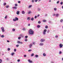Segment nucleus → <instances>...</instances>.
<instances>
[{
    "label": "nucleus",
    "mask_w": 63,
    "mask_h": 63,
    "mask_svg": "<svg viewBox=\"0 0 63 63\" xmlns=\"http://www.w3.org/2000/svg\"><path fill=\"white\" fill-rule=\"evenodd\" d=\"M29 33L30 35H33L34 34V31L32 29H30L29 31Z\"/></svg>",
    "instance_id": "f257e3e1"
},
{
    "label": "nucleus",
    "mask_w": 63,
    "mask_h": 63,
    "mask_svg": "<svg viewBox=\"0 0 63 63\" xmlns=\"http://www.w3.org/2000/svg\"><path fill=\"white\" fill-rule=\"evenodd\" d=\"M60 48H61L62 47H63V44H60L59 45Z\"/></svg>",
    "instance_id": "f03ea898"
},
{
    "label": "nucleus",
    "mask_w": 63,
    "mask_h": 63,
    "mask_svg": "<svg viewBox=\"0 0 63 63\" xmlns=\"http://www.w3.org/2000/svg\"><path fill=\"white\" fill-rule=\"evenodd\" d=\"M1 28L2 32H4V31H5V30H4V27H1Z\"/></svg>",
    "instance_id": "7ed1b4c3"
},
{
    "label": "nucleus",
    "mask_w": 63,
    "mask_h": 63,
    "mask_svg": "<svg viewBox=\"0 0 63 63\" xmlns=\"http://www.w3.org/2000/svg\"><path fill=\"white\" fill-rule=\"evenodd\" d=\"M45 41V39H42L40 40V42H44Z\"/></svg>",
    "instance_id": "20e7f679"
},
{
    "label": "nucleus",
    "mask_w": 63,
    "mask_h": 63,
    "mask_svg": "<svg viewBox=\"0 0 63 63\" xmlns=\"http://www.w3.org/2000/svg\"><path fill=\"white\" fill-rule=\"evenodd\" d=\"M32 47V44L31 43L30 45V48H31Z\"/></svg>",
    "instance_id": "39448f33"
},
{
    "label": "nucleus",
    "mask_w": 63,
    "mask_h": 63,
    "mask_svg": "<svg viewBox=\"0 0 63 63\" xmlns=\"http://www.w3.org/2000/svg\"><path fill=\"white\" fill-rule=\"evenodd\" d=\"M20 11H18L16 12V14L17 15H19V14Z\"/></svg>",
    "instance_id": "423d86ee"
},
{
    "label": "nucleus",
    "mask_w": 63,
    "mask_h": 63,
    "mask_svg": "<svg viewBox=\"0 0 63 63\" xmlns=\"http://www.w3.org/2000/svg\"><path fill=\"white\" fill-rule=\"evenodd\" d=\"M17 43H18V44H22V42H21L19 41H18L17 42Z\"/></svg>",
    "instance_id": "0eeeda50"
},
{
    "label": "nucleus",
    "mask_w": 63,
    "mask_h": 63,
    "mask_svg": "<svg viewBox=\"0 0 63 63\" xmlns=\"http://www.w3.org/2000/svg\"><path fill=\"white\" fill-rule=\"evenodd\" d=\"M28 61L29 62H30V63H32V61L30 60H28Z\"/></svg>",
    "instance_id": "6e6552de"
},
{
    "label": "nucleus",
    "mask_w": 63,
    "mask_h": 63,
    "mask_svg": "<svg viewBox=\"0 0 63 63\" xmlns=\"http://www.w3.org/2000/svg\"><path fill=\"white\" fill-rule=\"evenodd\" d=\"M13 8L14 9H17V7H16L15 6L13 7Z\"/></svg>",
    "instance_id": "1a4fd4ad"
},
{
    "label": "nucleus",
    "mask_w": 63,
    "mask_h": 63,
    "mask_svg": "<svg viewBox=\"0 0 63 63\" xmlns=\"http://www.w3.org/2000/svg\"><path fill=\"white\" fill-rule=\"evenodd\" d=\"M43 45H44V44H43L42 43H41L40 44V46H43Z\"/></svg>",
    "instance_id": "9d476101"
},
{
    "label": "nucleus",
    "mask_w": 63,
    "mask_h": 63,
    "mask_svg": "<svg viewBox=\"0 0 63 63\" xmlns=\"http://www.w3.org/2000/svg\"><path fill=\"white\" fill-rule=\"evenodd\" d=\"M15 18L16 20H18V18H17L16 17Z\"/></svg>",
    "instance_id": "9b49d317"
},
{
    "label": "nucleus",
    "mask_w": 63,
    "mask_h": 63,
    "mask_svg": "<svg viewBox=\"0 0 63 63\" xmlns=\"http://www.w3.org/2000/svg\"><path fill=\"white\" fill-rule=\"evenodd\" d=\"M22 14H25V12L24 11H22Z\"/></svg>",
    "instance_id": "f8f14e48"
},
{
    "label": "nucleus",
    "mask_w": 63,
    "mask_h": 63,
    "mask_svg": "<svg viewBox=\"0 0 63 63\" xmlns=\"http://www.w3.org/2000/svg\"><path fill=\"white\" fill-rule=\"evenodd\" d=\"M27 19L28 20H30V17H28Z\"/></svg>",
    "instance_id": "ddd939ff"
},
{
    "label": "nucleus",
    "mask_w": 63,
    "mask_h": 63,
    "mask_svg": "<svg viewBox=\"0 0 63 63\" xmlns=\"http://www.w3.org/2000/svg\"><path fill=\"white\" fill-rule=\"evenodd\" d=\"M40 27H41V26H40V25H37V28H40Z\"/></svg>",
    "instance_id": "4468645a"
},
{
    "label": "nucleus",
    "mask_w": 63,
    "mask_h": 63,
    "mask_svg": "<svg viewBox=\"0 0 63 63\" xmlns=\"http://www.w3.org/2000/svg\"><path fill=\"white\" fill-rule=\"evenodd\" d=\"M43 56H46V54H45V53H44L43 54Z\"/></svg>",
    "instance_id": "2eb2a0df"
},
{
    "label": "nucleus",
    "mask_w": 63,
    "mask_h": 63,
    "mask_svg": "<svg viewBox=\"0 0 63 63\" xmlns=\"http://www.w3.org/2000/svg\"><path fill=\"white\" fill-rule=\"evenodd\" d=\"M2 60L1 59H0V63H2Z\"/></svg>",
    "instance_id": "dca6fc26"
},
{
    "label": "nucleus",
    "mask_w": 63,
    "mask_h": 63,
    "mask_svg": "<svg viewBox=\"0 0 63 63\" xmlns=\"http://www.w3.org/2000/svg\"><path fill=\"white\" fill-rule=\"evenodd\" d=\"M34 53H32L31 55V56H34Z\"/></svg>",
    "instance_id": "f3484780"
},
{
    "label": "nucleus",
    "mask_w": 63,
    "mask_h": 63,
    "mask_svg": "<svg viewBox=\"0 0 63 63\" xmlns=\"http://www.w3.org/2000/svg\"><path fill=\"white\" fill-rule=\"evenodd\" d=\"M47 30L46 29H45L44 31V32H47Z\"/></svg>",
    "instance_id": "a211bd4d"
},
{
    "label": "nucleus",
    "mask_w": 63,
    "mask_h": 63,
    "mask_svg": "<svg viewBox=\"0 0 63 63\" xmlns=\"http://www.w3.org/2000/svg\"><path fill=\"white\" fill-rule=\"evenodd\" d=\"M9 5H7L5 7L6 8H9Z\"/></svg>",
    "instance_id": "6ab92c4d"
},
{
    "label": "nucleus",
    "mask_w": 63,
    "mask_h": 63,
    "mask_svg": "<svg viewBox=\"0 0 63 63\" xmlns=\"http://www.w3.org/2000/svg\"><path fill=\"white\" fill-rule=\"evenodd\" d=\"M31 11H29L28 12V14H31Z\"/></svg>",
    "instance_id": "aec40b11"
},
{
    "label": "nucleus",
    "mask_w": 63,
    "mask_h": 63,
    "mask_svg": "<svg viewBox=\"0 0 63 63\" xmlns=\"http://www.w3.org/2000/svg\"><path fill=\"white\" fill-rule=\"evenodd\" d=\"M43 33L44 35H45V34H46V32H43Z\"/></svg>",
    "instance_id": "412c9836"
},
{
    "label": "nucleus",
    "mask_w": 63,
    "mask_h": 63,
    "mask_svg": "<svg viewBox=\"0 0 63 63\" xmlns=\"http://www.w3.org/2000/svg\"><path fill=\"white\" fill-rule=\"evenodd\" d=\"M13 20L14 21H16L15 18V19H14Z\"/></svg>",
    "instance_id": "4be33fe9"
},
{
    "label": "nucleus",
    "mask_w": 63,
    "mask_h": 63,
    "mask_svg": "<svg viewBox=\"0 0 63 63\" xmlns=\"http://www.w3.org/2000/svg\"><path fill=\"white\" fill-rule=\"evenodd\" d=\"M14 53H12L11 54V55L12 56H13V55H14Z\"/></svg>",
    "instance_id": "5701e85b"
},
{
    "label": "nucleus",
    "mask_w": 63,
    "mask_h": 63,
    "mask_svg": "<svg viewBox=\"0 0 63 63\" xmlns=\"http://www.w3.org/2000/svg\"><path fill=\"white\" fill-rule=\"evenodd\" d=\"M1 37L2 38H4V35H2L1 36Z\"/></svg>",
    "instance_id": "b1692460"
},
{
    "label": "nucleus",
    "mask_w": 63,
    "mask_h": 63,
    "mask_svg": "<svg viewBox=\"0 0 63 63\" xmlns=\"http://www.w3.org/2000/svg\"><path fill=\"white\" fill-rule=\"evenodd\" d=\"M58 16H59V15L58 14H57L56 15V16L57 17Z\"/></svg>",
    "instance_id": "393cba45"
},
{
    "label": "nucleus",
    "mask_w": 63,
    "mask_h": 63,
    "mask_svg": "<svg viewBox=\"0 0 63 63\" xmlns=\"http://www.w3.org/2000/svg\"><path fill=\"white\" fill-rule=\"evenodd\" d=\"M43 22H46V20H43Z\"/></svg>",
    "instance_id": "a878e982"
},
{
    "label": "nucleus",
    "mask_w": 63,
    "mask_h": 63,
    "mask_svg": "<svg viewBox=\"0 0 63 63\" xmlns=\"http://www.w3.org/2000/svg\"><path fill=\"white\" fill-rule=\"evenodd\" d=\"M31 20L32 21H33V20H34V18H32Z\"/></svg>",
    "instance_id": "bb28decb"
},
{
    "label": "nucleus",
    "mask_w": 63,
    "mask_h": 63,
    "mask_svg": "<svg viewBox=\"0 0 63 63\" xmlns=\"http://www.w3.org/2000/svg\"><path fill=\"white\" fill-rule=\"evenodd\" d=\"M16 47H19V45H16Z\"/></svg>",
    "instance_id": "cd10ccee"
},
{
    "label": "nucleus",
    "mask_w": 63,
    "mask_h": 63,
    "mask_svg": "<svg viewBox=\"0 0 63 63\" xmlns=\"http://www.w3.org/2000/svg\"><path fill=\"white\" fill-rule=\"evenodd\" d=\"M45 28H46V29L48 28V26H45Z\"/></svg>",
    "instance_id": "c85d7f7f"
},
{
    "label": "nucleus",
    "mask_w": 63,
    "mask_h": 63,
    "mask_svg": "<svg viewBox=\"0 0 63 63\" xmlns=\"http://www.w3.org/2000/svg\"><path fill=\"white\" fill-rule=\"evenodd\" d=\"M54 11H56V10H57V8H54Z\"/></svg>",
    "instance_id": "c756f323"
},
{
    "label": "nucleus",
    "mask_w": 63,
    "mask_h": 63,
    "mask_svg": "<svg viewBox=\"0 0 63 63\" xmlns=\"http://www.w3.org/2000/svg\"><path fill=\"white\" fill-rule=\"evenodd\" d=\"M61 5H62L63 4V2L61 1L60 3Z\"/></svg>",
    "instance_id": "7c9ffc66"
},
{
    "label": "nucleus",
    "mask_w": 63,
    "mask_h": 63,
    "mask_svg": "<svg viewBox=\"0 0 63 63\" xmlns=\"http://www.w3.org/2000/svg\"><path fill=\"white\" fill-rule=\"evenodd\" d=\"M25 38H26H26H28V36H25Z\"/></svg>",
    "instance_id": "2f4dec72"
},
{
    "label": "nucleus",
    "mask_w": 63,
    "mask_h": 63,
    "mask_svg": "<svg viewBox=\"0 0 63 63\" xmlns=\"http://www.w3.org/2000/svg\"><path fill=\"white\" fill-rule=\"evenodd\" d=\"M12 31H15V29H13Z\"/></svg>",
    "instance_id": "473e14b6"
},
{
    "label": "nucleus",
    "mask_w": 63,
    "mask_h": 63,
    "mask_svg": "<svg viewBox=\"0 0 63 63\" xmlns=\"http://www.w3.org/2000/svg\"><path fill=\"white\" fill-rule=\"evenodd\" d=\"M60 22H62V21H63V19H61L60 20Z\"/></svg>",
    "instance_id": "72a5a7b5"
},
{
    "label": "nucleus",
    "mask_w": 63,
    "mask_h": 63,
    "mask_svg": "<svg viewBox=\"0 0 63 63\" xmlns=\"http://www.w3.org/2000/svg\"><path fill=\"white\" fill-rule=\"evenodd\" d=\"M6 5V3H4L3 4V5L4 6H5V5Z\"/></svg>",
    "instance_id": "f704fd0d"
},
{
    "label": "nucleus",
    "mask_w": 63,
    "mask_h": 63,
    "mask_svg": "<svg viewBox=\"0 0 63 63\" xmlns=\"http://www.w3.org/2000/svg\"><path fill=\"white\" fill-rule=\"evenodd\" d=\"M38 55H35V57H38Z\"/></svg>",
    "instance_id": "c9c22d12"
},
{
    "label": "nucleus",
    "mask_w": 63,
    "mask_h": 63,
    "mask_svg": "<svg viewBox=\"0 0 63 63\" xmlns=\"http://www.w3.org/2000/svg\"><path fill=\"white\" fill-rule=\"evenodd\" d=\"M25 42H27V39H25Z\"/></svg>",
    "instance_id": "e433bc0d"
},
{
    "label": "nucleus",
    "mask_w": 63,
    "mask_h": 63,
    "mask_svg": "<svg viewBox=\"0 0 63 63\" xmlns=\"http://www.w3.org/2000/svg\"><path fill=\"white\" fill-rule=\"evenodd\" d=\"M32 7V5H30L29 6V8H31Z\"/></svg>",
    "instance_id": "4c0bfd02"
},
{
    "label": "nucleus",
    "mask_w": 63,
    "mask_h": 63,
    "mask_svg": "<svg viewBox=\"0 0 63 63\" xmlns=\"http://www.w3.org/2000/svg\"><path fill=\"white\" fill-rule=\"evenodd\" d=\"M24 57H26V55H24Z\"/></svg>",
    "instance_id": "58836bf2"
},
{
    "label": "nucleus",
    "mask_w": 63,
    "mask_h": 63,
    "mask_svg": "<svg viewBox=\"0 0 63 63\" xmlns=\"http://www.w3.org/2000/svg\"><path fill=\"white\" fill-rule=\"evenodd\" d=\"M7 16H5V19H6V18H7Z\"/></svg>",
    "instance_id": "ea45409f"
},
{
    "label": "nucleus",
    "mask_w": 63,
    "mask_h": 63,
    "mask_svg": "<svg viewBox=\"0 0 63 63\" xmlns=\"http://www.w3.org/2000/svg\"><path fill=\"white\" fill-rule=\"evenodd\" d=\"M38 10L39 11H40L41 10V8H38Z\"/></svg>",
    "instance_id": "a19ab883"
},
{
    "label": "nucleus",
    "mask_w": 63,
    "mask_h": 63,
    "mask_svg": "<svg viewBox=\"0 0 63 63\" xmlns=\"http://www.w3.org/2000/svg\"><path fill=\"white\" fill-rule=\"evenodd\" d=\"M41 22L40 21H38V23H41Z\"/></svg>",
    "instance_id": "79ce46f5"
},
{
    "label": "nucleus",
    "mask_w": 63,
    "mask_h": 63,
    "mask_svg": "<svg viewBox=\"0 0 63 63\" xmlns=\"http://www.w3.org/2000/svg\"><path fill=\"white\" fill-rule=\"evenodd\" d=\"M59 3V1H58L57 2V4H58Z\"/></svg>",
    "instance_id": "37998d69"
},
{
    "label": "nucleus",
    "mask_w": 63,
    "mask_h": 63,
    "mask_svg": "<svg viewBox=\"0 0 63 63\" xmlns=\"http://www.w3.org/2000/svg\"><path fill=\"white\" fill-rule=\"evenodd\" d=\"M15 6H17V4H16L15 5Z\"/></svg>",
    "instance_id": "c03bdc74"
},
{
    "label": "nucleus",
    "mask_w": 63,
    "mask_h": 63,
    "mask_svg": "<svg viewBox=\"0 0 63 63\" xmlns=\"http://www.w3.org/2000/svg\"><path fill=\"white\" fill-rule=\"evenodd\" d=\"M8 51L10 50V48H8Z\"/></svg>",
    "instance_id": "a18cd8bd"
},
{
    "label": "nucleus",
    "mask_w": 63,
    "mask_h": 63,
    "mask_svg": "<svg viewBox=\"0 0 63 63\" xmlns=\"http://www.w3.org/2000/svg\"><path fill=\"white\" fill-rule=\"evenodd\" d=\"M14 51H16V49H14Z\"/></svg>",
    "instance_id": "49530a36"
},
{
    "label": "nucleus",
    "mask_w": 63,
    "mask_h": 63,
    "mask_svg": "<svg viewBox=\"0 0 63 63\" xmlns=\"http://www.w3.org/2000/svg\"><path fill=\"white\" fill-rule=\"evenodd\" d=\"M55 37L56 38H58V35H56Z\"/></svg>",
    "instance_id": "de8ad7c7"
},
{
    "label": "nucleus",
    "mask_w": 63,
    "mask_h": 63,
    "mask_svg": "<svg viewBox=\"0 0 63 63\" xmlns=\"http://www.w3.org/2000/svg\"><path fill=\"white\" fill-rule=\"evenodd\" d=\"M32 51V50H28V51Z\"/></svg>",
    "instance_id": "09e8293b"
},
{
    "label": "nucleus",
    "mask_w": 63,
    "mask_h": 63,
    "mask_svg": "<svg viewBox=\"0 0 63 63\" xmlns=\"http://www.w3.org/2000/svg\"><path fill=\"white\" fill-rule=\"evenodd\" d=\"M17 61H18V62H19V61H20V60H19V59Z\"/></svg>",
    "instance_id": "8fccbe9b"
},
{
    "label": "nucleus",
    "mask_w": 63,
    "mask_h": 63,
    "mask_svg": "<svg viewBox=\"0 0 63 63\" xmlns=\"http://www.w3.org/2000/svg\"><path fill=\"white\" fill-rule=\"evenodd\" d=\"M21 38H20V37H18V39H20Z\"/></svg>",
    "instance_id": "3c124183"
},
{
    "label": "nucleus",
    "mask_w": 63,
    "mask_h": 63,
    "mask_svg": "<svg viewBox=\"0 0 63 63\" xmlns=\"http://www.w3.org/2000/svg\"><path fill=\"white\" fill-rule=\"evenodd\" d=\"M35 2H37V1H38V0H35Z\"/></svg>",
    "instance_id": "603ef678"
},
{
    "label": "nucleus",
    "mask_w": 63,
    "mask_h": 63,
    "mask_svg": "<svg viewBox=\"0 0 63 63\" xmlns=\"http://www.w3.org/2000/svg\"><path fill=\"white\" fill-rule=\"evenodd\" d=\"M23 30L24 31H25V29L24 28L23 29Z\"/></svg>",
    "instance_id": "864d4df0"
},
{
    "label": "nucleus",
    "mask_w": 63,
    "mask_h": 63,
    "mask_svg": "<svg viewBox=\"0 0 63 63\" xmlns=\"http://www.w3.org/2000/svg\"><path fill=\"white\" fill-rule=\"evenodd\" d=\"M62 53V52H61V51H60L59 53V54H61Z\"/></svg>",
    "instance_id": "5fc2aeb1"
},
{
    "label": "nucleus",
    "mask_w": 63,
    "mask_h": 63,
    "mask_svg": "<svg viewBox=\"0 0 63 63\" xmlns=\"http://www.w3.org/2000/svg\"><path fill=\"white\" fill-rule=\"evenodd\" d=\"M34 18H37V16H35Z\"/></svg>",
    "instance_id": "6e6d98bb"
},
{
    "label": "nucleus",
    "mask_w": 63,
    "mask_h": 63,
    "mask_svg": "<svg viewBox=\"0 0 63 63\" xmlns=\"http://www.w3.org/2000/svg\"><path fill=\"white\" fill-rule=\"evenodd\" d=\"M18 3H20V1H18Z\"/></svg>",
    "instance_id": "4d7b16f0"
},
{
    "label": "nucleus",
    "mask_w": 63,
    "mask_h": 63,
    "mask_svg": "<svg viewBox=\"0 0 63 63\" xmlns=\"http://www.w3.org/2000/svg\"><path fill=\"white\" fill-rule=\"evenodd\" d=\"M30 24H28V26H30Z\"/></svg>",
    "instance_id": "13d9d810"
},
{
    "label": "nucleus",
    "mask_w": 63,
    "mask_h": 63,
    "mask_svg": "<svg viewBox=\"0 0 63 63\" xmlns=\"http://www.w3.org/2000/svg\"><path fill=\"white\" fill-rule=\"evenodd\" d=\"M34 0H32V2H34Z\"/></svg>",
    "instance_id": "bf43d9fd"
},
{
    "label": "nucleus",
    "mask_w": 63,
    "mask_h": 63,
    "mask_svg": "<svg viewBox=\"0 0 63 63\" xmlns=\"http://www.w3.org/2000/svg\"><path fill=\"white\" fill-rule=\"evenodd\" d=\"M33 45H35V42H33Z\"/></svg>",
    "instance_id": "052dcab7"
},
{
    "label": "nucleus",
    "mask_w": 63,
    "mask_h": 63,
    "mask_svg": "<svg viewBox=\"0 0 63 63\" xmlns=\"http://www.w3.org/2000/svg\"><path fill=\"white\" fill-rule=\"evenodd\" d=\"M55 16V14H53V16Z\"/></svg>",
    "instance_id": "680f3d73"
},
{
    "label": "nucleus",
    "mask_w": 63,
    "mask_h": 63,
    "mask_svg": "<svg viewBox=\"0 0 63 63\" xmlns=\"http://www.w3.org/2000/svg\"><path fill=\"white\" fill-rule=\"evenodd\" d=\"M7 42H9V40H7Z\"/></svg>",
    "instance_id": "e2e57ef3"
},
{
    "label": "nucleus",
    "mask_w": 63,
    "mask_h": 63,
    "mask_svg": "<svg viewBox=\"0 0 63 63\" xmlns=\"http://www.w3.org/2000/svg\"><path fill=\"white\" fill-rule=\"evenodd\" d=\"M62 8L63 9V6H62Z\"/></svg>",
    "instance_id": "0e129e2a"
},
{
    "label": "nucleus",
    "mask_w": 63,
    "mask_h": 63,
    "mask_svg": "<svg viewBox=\"0 0 63 63\" xmlns=\"http://www.w3.org/2000/svg\"><path fill=\"white\" fill-rule=\"evenodd\" d=\"M62 60H63V58L62 59Z\"/></svg>",
    "instance_id": "69168bd1"
},
{
    "label": "nucleus",
    "mask_w": 63,
    "mask_h": 63,
    "mask_svg": "<svg viewBox=\"0 0 63 63\" xmlns=\"http://www.w3.org/2000/svg\"><path fill=\"white\" fill-rule=\"evenodd\" d=\"M49 2H51V0H49Z\"/></svg>",
    "instance_id": "338daca9"
},
{
    "label": "nucleus",
    "mask_w": 63,
    "mask_h": 63,
    "mask_svg": "<svg viewBox=\"0 0 63 63\" xmlns=\"http://www.w3.org/2000/svg\"><path fill=\"white\" fill-rule=\"evenodd\" d=\"M51 63H53V62H51Z\"/></svg>",
    "instance_id": "774afa93"
}]
</instances>
